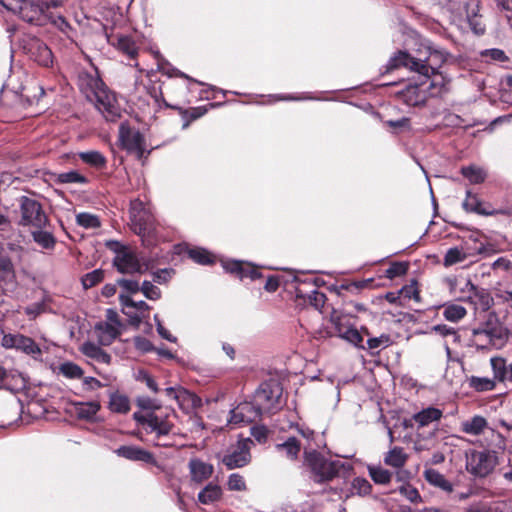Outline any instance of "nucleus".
<instances>
[{"instance_id": "nucleus-1", "label": "nucleus", "mask_w": 512, "mask_h": 512, "mask_svg": "<svg viewBox=\"0 0 512 512\" xmlns=\"http://www.w3.org/2000/svg\"><path fill=\"white\" fill-rule=\"evenodd\" d=\"M448 53L429 41H422L415 54L406 51H398L388 62V69L404 67L417 72L423 79L430 81V94L440 96L447 90L449 79L438 69L446 62Z\"/></svg>"}, {"instance_id": "nucleus-2", "label": "nucleus", "mask_w": 512, "mask_h": 512, "mask_svg": "<svg viewBox=\"0 0 512 512\" xmlns=\"http://www.w3.org/2000/svg\"><path fill=\"white\" fill-rule=\"evenodd\" d=\"M134 419L143 426L147 434L151 435L150 441L154 446L169 447L171 442L166 441L165 437L173 429V423L170 421L169 415L157 414L154 411L147 413H134Z\"/></svg>"}, {"instance_id": "nucleus-3", "label": "nucleus", "mask_w": 512, "mask_h": 512, "mask_svg": "<svg viewBox=\"0 0 512 512\" xmlns=\"http://www.w3.org/2000/svg\"><path fill=\"white\" fill-rule=\"evenodd\" d=\"M130 219L133 231L142 238L146 246L155 244L156 225L149 207L136 199L131 202Z\"/></svg>"}, {"instance_id": "nucleus-4", "label": "nucleus", "mask_w": 512, "mask_h": 512, "mask_svg": "<svg viewBox=\"0 0 512 512\" xmlns=\"http://www.w3.org/2000/svg\"><path fill=\"white\" fill-rule=\"evenodd\" d=\"M304 465L310 469L312 477L316 482L332 480L342 467L339 461L326 459L310 445L304 447Z\"/></svg>"}, {"instance_id": "nucleus-5", "label": "nucleus", "mask_w": 512, "mask_h": 512, "mask_svg": "<svg viewBox=\"0 0 512 512\" xmlns=\"http://www.w3.org/2000/svg\"><path fill=\"white\" fill-rule=\"evenodd\" d=\"M108 247L115 253L114 266L123 274H142L148 270V264L141 261L136 252L119 242H110Z\"/></svg>"}, {"instance_id": "nucleus-6", "label": "nucleus", "mask_w": 512, "mask_h": 512, "mask_svg": "<svg viewBox=\"0 0 512 512\" xmlns=\"http://www.w3.org/2000/svg\"><path fill=\"white\" fill-rule=\"evenodd\" d=\"M283 389L276 381L261 384L254 396V402L261 414H271L279 410L284 404Z\"/></svg>"}, {"instance_id": "nucleus-7", "label": "nucleus", "mask_w": 512, "mask_h": 512, "mask_svg": "<svg viewBox=\"0 0 512 512\" xmlns=\"http://www.w3.org/2000/svg\"><path fill=\"white\" fill-rule=\"evenodd\" d=\"M21 221L24 226H33L42 229L48 219L40 203L32 198L22 197L20 201Z\"/></svg>"}, {"instance_id": "nucleus-8", "label": "nucleus", "mask_w": 512, "mask_h": 512, "mask_svg": "<svg viewBox=\"0 0 512 512\" xmlns=\"http://www.w3.org/2000/svg\"><path fill=\"white\" fill-rule=\"evenodd\" d=\"M496 463L494 452L474 450L467 454L466 468L475 476L485 477L492 472Z\"/></svg>"}, {"instance_id": "nucleus-9", "label": "nucleus", "mask_w": 512, "mask_h": 512, "mask_svg": "<svg viewBox=\"0 0 512 512\" xmlns=\"http://www.w3.org/2000/svg\"><path fill=\"white\" fill-rule=\"evenodd\" d=\"M0 4L30 23L38 22L44 11L43 5H39L36 0H0Z\"/></svg>"}, {"instance_id": "nucleus-10", "label": "nucleus", "mask_w": 512, "mask_h": 512, "mask_svg": "<svg viewBox=\"0 0 512 512\" xmlns=\"http://www.w3.org/2000/svg\"><path fill=\"white\" fill-rule=\"evenodd\" d=\"M119 141L121 146L128 152L141 158L145 151L144 138L142 134L132 129L127 123L123 122L119 126Z\"/></svg>"}, {"instance_id": "nucleus-11", "label": "nucleus", "mask_w": 512, "mask_h": 512, "mask_svg": "<svg viewBox=\"0 0 512 512\" xmlns=\"http://www.w3.org/2000/svg\"><path fill=\"white\" fill-rule=\"evenodd\" d=\"M1 345L5 349H16L27 355H31L34 359H38L42 352L35 341L22 334H5L2 337Z\"/></svg>"}, {"instance_id": "nucleus-12", "label": "nucleus", "mask_w": 512, "mask_h": 512, "mask_svg": "<svg viewBox=\"0 0 512 512\" xmlns=\"http://www.w3.org/2000/svg\"><path fill=\"white\" fill-rule=\"evenodd\" d=\"M188 476L191 484L203 485L214 474V465L198 456H193L187 463Z\"/></svg>"}, {"instance_id": "nucleus-13", "label": "nucleus", "mask_w": 512, "mask_h": 512, "mask_svg": "<svg viewBox=\"0 0 512 512\" xmlns=\"http://www.w3.org/2000/svg\"><path fill=\"white\" fill-rule=\"evenodd\" d=\"M466 288L471 294L463 299L473 306L475 314L491 310L494 306V298L487 289L477 287L469 279L466 280Z\"/></svg>"}, {"instance_id": "nucleus-14", "label": "nucleus", "mask_w": 512, "mask_h": 512, "mask_svg": "<svg viewBox=\"0 0 512 512\" xmlns=\"http://www.w3.org/2000/svg\"><path fill=\"white\" fill-rule=\"evenodd\" d=\"M91 102L95 104L96 108L108 121H114L120 116V108L117 105L116 98L106 86L97 92Z\"/></svg>"}, {"instance_id": "nucleus-15", "label": "nucleus", "mask_w": 512, "mask_h": 512, "mask_svg": "<svg viewBox=\"0 0 512 512\" xmlns=\"http://www.w3.org/2000/svg\"><path fill=\"white\" fill-rule=\"evenodd\" d=\"M252 445V440L248 438L239 441L236 448L223 457V464L230 470L246 466L251 461L250 449Z\"/></svg>"}, {"instance_id": "nucleus-16", "label": "nucleus", "mask_w": 512, "mask_h": 512, "mask_svg": "<svg viewBox=\"0 0 512 512\" xmlns=\"http://www.w3.org/2000/svg\"><path fill=\"white\" fill-rule=\"evenodd\" d=\"M121 310L132 324L138 325L146 316L150 306L144 301H134L128 294H119Z\"/></svg>"}, {"instance_id": "nucleus-17", "label": "nucleus", "mask_w": 512, "mask_h": 512, "mask_svg": "<svg viewBox=\"0 0 512 512\" xmlns=\"http://www.w3.org/2000/svg\"><path fill=\"white\" fill-rule=\"evenodd\" d=\"M262 416L259 407L255 402H244L231 410V416L228 420L232 425H245L258 420Z\"/></svg>"}, {"instance_id": "nucleus-18", "label": "nucleus", "mask_w": 512, "mask_h": 512, "mask_svg": "<svg viewBox=\"0 0 512 512\" xmlns=\"http://www.w3.org/2000/svg\"><path fill=\"white\" fill-rule=\"evenodd\" d=\"M402 100L409 106H418L426 102L430 94V81L423 79L420 84H410L401 93Z\"/></svg>"}, {"instance_id": "nucleus-19", "label": "nucleus", "mask_w": 512, "mask_h": 512, "mask_svg": "<svg viewBox=\"0 0 512 512\" xmlns=\"http://www.w3.org/2000/svg\"><path fill=\"white\" fill-rule=\"evenodd\" d=\"M503 335L502 325L499 321L497 314L493 311H489L487 319L483 328L473 330L474 337L485 336L492 342L493 339H499Z\"/></svg>"}, {"instance_id": "nucleus-20", "label": "nucleus", "mask_w": 512, "mask_h": 512, "mask_svg": "<svg viewBox=\"0 0 512 512\" xmlns=\"http://www.w3.org/2000/svg\"><path fill=\"white\" fill-rule=\"evenodd\" d=\"M115 453L119 457H123L130 461H141L157 465V461L152 453L137 446L123 445L117 448Z\"/></svg>"}, {"instance_id": "nucleus-21", "label": "nucleus", "mask_w": 512, "mask_h": 512, "mask_svg": "<svg viewBox=\"0 0 512 512\" xmlns=\"http://www.w3.org/2000/svg\"><path fill=\"white\" fill-rule=\"evenodd\" d=\"M107 41L118 51L133 59L138 54V47L132 37L123 34H111L107 36Z\"/></svg>"}, {"instance_id": "nucleus-22", "label": "nucleus", "mask_w": 512, "mask_h": 512, "mask_svg": "<svg viewBox=\"0 0 512 512\" xmlns=\"http://www.w3.org/2000/svg\"><path fill=\"white\" fill-rule=\"evenodd\" d=\"M79 88L86 98L91 101L97 92L102 89L105 84L98 75L89 73H81L78 80Z\"/></svg>"}, {"instance_id": "nucleus-23", "label": "nucleus", "mask_w": 512, "mask_h": 512, "mask_svg": "<svg viewBox=\"0 0 512 512\" xmlns=\"http://www.w3.org/2000/svg\"><path fill=\"white\" fill-rule=\"evenodd\" d=\"M462 207L466 212H473L479 215L490 216L501 213V211L490 209L471 191H467L466 197L462 203Z\"/></svg>"}, {"instance_id": "nucleus-24", "label": "nucleus", "mask_w": 512, "mask_h": 512, "mask_svg": "<svg viewBox=\"0 0 512 512\" xmlns=\"http://www.w3.org/2000/svg\"><path fill=\"white\" fill-rule=\"evenodd\" d=\"M223 268L225 271L238 275L241 279L249 277L251 279H256L261 276L258 270L249 263H244L241 261H226L223 262Z\"/></svg>"}, {"instance_id": "nucleus-25", "label": "nucleus", "mask_w": 512, "mask_h": 512, "mask_svg": "<svg viewBox=\"0 0 512 512\" xmlns=\"http://www.w3.org/2000/svg\"><path fill=\"white\" fill-rule=\"evenodd\" d=\"M223 497V489L216 482L207 483L197 495V500L202 505H212L219 502Z\"/></svg>"}, {"instance_id": "nucleus-26", "label": "nucleus", "mask_w": 512, "mask_h": 512, "mask_svg": "<svg viewBox=\"0 0 512 512\" xmlns=\"http://www.w3.org/2000/svg\"><path fill=\"white\" fill-rule=\"evenodd\" d=\"M31 57L38 64L48 67L53 63V55L49 47L43 42L35 39L30 44Z\"/></svg>"}, {"instance_id": "nucleus-27", "label": "nucleus", "mask_w": 512, "mask_h": 512, "mask_svg": "<svg viewBox=\"0 0 512 512\" xmlns=\"http://www.w3.org/2000/svg\"><path fill=\"white\" fill-rule=\"evenodd\" d=\"M490 365L493 375L498 382L512 383V363L507 364L506 360L502 357H492Z\"/></svg>"}, {"instance_id": "nucleus-28", "label": "nucleus", "mask_w": 512, "mask_h": 512, "mask_svg": "<svg viewBox=\"0 0 512 512\" xmlns=\"http://www.w3.org/2000/svg\"><path fill=\"white\" fill-rule=\"evenodd\" d=\"M94 333L101 345L108 346L120 335L121 329L100 322L95 325Z\"/></svg>"}, {"instance_id": "nucleus-29", "label": "nucleus", "mask_w": 512, "mask_h": 512, "mask_svg": "<svg viewBox=\"0 0 512 512\" xmlns=\"http://www.w3.org/2000/svg\"><path fill=\"white\" fill-rule=\"evenodd\" d=\"M443 416L442 410L435 407H428L414 414L412 419L419 428L426 427L433 422L439 421Z\"/></svg>"}, {"instance_id": "nucleus-30", "label": "nucleus", "mask_w": 512, "mask_h": 512, "mask_svg": "<svg viewBox=\"0 0 512 512\" xmlns=\"http://www.w3.org/2000/svg\"><path fill=\"white\" fill-rule=\"evenodd\" d=\"M409 459V455L405 452L404 448L394 446L384 456V463L395 469H400L405 466Z\"/></svg>"}, {"instance_id": "nucleus-31", "label": "nucleus", "mask_w": 512, "mask_h": 512, "mask_svg": "<svg viewBox=\"0 0 512 512\" xmlns=\"http://www.w3.org/2000/svg\"><path fill=\"white\" fill-rule=\"evenodd\" d=\"M425 480L432 486L450 493L453 490L452 484L445 478L443 474L433 468L426 469L423 473Z\"/></svg>"}, {"instance_id": "nucleus-32", "label": "nucleus", "mask_w": 512, "mask_h": 512, "mask_svg": "<svg viewBox=\"0 0 512 512\" xmlns=\"http://www.w3.org/2000/svg\"><path fill=\"white\" fill-rule=\"evenodd\" d=\"M301 443L296 437H289L282 443L276 444V450L287 459L296 460L301 450Z\"/></svg>"}, {"instance_id": "nucleus-33", "label": "nucleus", "mask_w": 512, "mask_h": 512, "mask_svg": "<svg viewBox=\"0 0 512 512\" xmlns=\"http://www.w3.org/2000/svg\"><path fill=\"white\" fill-rule=\"evenodd\" d=\"M335 328L341 338L347 340L355 346H360V344L363 342V337L359 331L354 327L344 325L340 319L335 322Z\"/></svg>"}, {"instance_id": "nucleus-34", "label": "nucleus", "mask_w": 512, "mask_h": 512, "mask_svg": "<svg viewBox=\"0 0 512 512\" xmlns=\"http://www.w3.org/2000/svg\"><path fill=\"white\" fill-rule=\"evenodd\" d=\"M467 382L469 387L473 390L477 392H487L496 388V383L498 380L495 379L494 375L493 378L471 376L467 379Z\"/></svg>"}, {"instance_id": "nucleus-35", "label": "nucleus", "mask_w": 512, "mask_h": 512, "mask_svg": "<svg viewBox=\"0 0 512 512\" xmlns=\"http://www.w3.org/2000/svg\"><path fill=\"white\" fill-rule=\"evenodd\" d=\"M486 427V419L478 415L461 423V430L470 435H479L485 430Z\"/></svg>"}, {"instance_id": "nucleus-36", "label": "nucleus", "mask_w": 512, "mask_h": 512, "mask_svg": "<svg viewBox=\"0 0 512 512\" xmlns=\"http://www.w3.org/2000/svg\"><path fill=\"white\" fill-rule=\"evenodd\" d=\"M78 157L87 165L96 169H102L106 166V157L99 151L91 150L79 152Z\"/></svg>"}, {"instance_id": "nucleus-37", "label": "nucleus", "mask_w": 512, "mask_h": 512, "mask_svg": "<svg viewBox=\"0 0 512 512\" xmlns=\"http://www.w3.org/2000/svg\"><path fill=\"white\" fill-rule=\"evenodd\" d=\"M467 315V310L464 306L448 303L443 306V317L450 322H458Z\"/></svg>"}, {"instance_id": "nucleus-38", "label": "nucleus", "mask_w": 512, "mask_h": 512, "mask_svg": "<svg viewBox=\"0 0 512 512\" xmlns=\"http://www.w3.org/2000/svg\"><path fill=\"white\" fill-rule=\"evenodd\" d=\"M109 409L115 413H127L130 410V401L127 396L118 392L112 393L109 400Z\"/></svg>"}, {"instance_id": "nucleus-39", "label": "nucleus", "mask_w": 512, "mask_h": 512, "mask_svg": "<svg viewBox=\"0 0 512 512\" xmlns=\"http://www.w3.org/2000/svg\"><path fill=\"white\" fill-rule=\"evenodd\" d=\"M462 175L472 184H479L485 181L486 172L483 168L470 165L461 169Z\"/></svg>"}, {"instance_id": "nucleus-40", "label": "nucleus", "mask_w": 512, "mask_h": 512, "mask_svg": "<svg viewBox=\"0 0 512 512\" xmlns=\"http://www.w3.org/2000/svg\"><path fill=\"white\" fill-rule=\"evenodd\" d=\"M165 393L169 398L175 400L180 406H182L186 401H195V396L193 394L180 387H168L165 389Z\"/></svg>"}, {"instance_id": "nucleus-41", "label": "nucleus", "mask_w": 512, "mask_h": 512, "mask_svg": "<svg viewBox=\"0 0 512 512\" xmlns=\"http://www.w3.org/2000/svg\"><path fill=\"white\" fill-rule=\"evenodd\" d=\"M467 259V253L460 247H452L447 250L444 259L443 265L445 267L452 266L454 264L463 262Z\"/></svg>"}, {"instance_id": "nucleus-42", "label": "nucleus", "mask_w": 512, "mask_h": 512, "mask_svg": "<svg viewBox=\"0 0 512 512\" xmlns=\"http://www.w3.org/2000/svg\"><path fill=\"white\" fill-rule=\"evenodd\" d=\"M100 409V404L97 401H91L87 403H80L76 407V413L81 419H92Z\"/></svg>"}, {"instance_id": "nucleus-43", "label": "nucleus", "mask_w": 512, "mask_h": 512, "mask_svg": "<svg viewBox=\"0 0 512 512\" xmlns=\"http://www.w3.org/2000/svg\"><path fill=\"white\" fill-rule=\"evenodd\" d=\"M56 182L61 184H86L88 182L87 178L80 174L79 172L72 170L68 172L59 173L56 175Z\"/></svg>"}, {"instance_id": "nucleus-44", "label": "nucleus", "mask_w": 512, "mask_h": 512, "mask_svg": "<svg viewBox=\"0 0 512 512\" xmlns=\"http://www.w3.org/2000/svg\"><path fill=\"white\" fill-rule=\"evenodd\" d=\"M75 220L79 226L85 229H95L101 225L98 216L87 212L78 213Z\"/></svg>"}, {"instance_id": "nucleus-45", "label": "nucleus", "mask_w": 512, "mask_h": 512, "mask_svg": "<svg viewBox=\"0 0 512 512\" xmlns=\"http://www.w3.org/2000/svg\"><path fill=\"white\" fill-rule=\"evenodd\" d=\"M59 373L69 379H77L83 376L82 368L71 361L62 363L59 366Z\"/></svg>"}, {"instance_id": "nucleus-46", "label": "nucleus", "mask_w": 512, "mask_h": 512, "mask_svg": "<svg viewBox=\"0 0 512 512\" xmlns=\"http://www.w3.org/2000/svg\"><path fill=\"white\" fill-rule=\"evenodd\" d=\"M188 255L194 262L201 265H208L214 262V256L203 248L190 249Z\"/></svg>"}, {"instance_id": "nucleus-47", "label": "nucleus", "mask_w": 512, "mask_h": 512, "mask_svg": "<svg viewBox=\"0 0 512 512\" xmlns=\"http://www.w3.org/2000/svg\"><path fill=\"white\" fill-rule=\"evenodd\" d=\"M34 241L44 249H52L55 245V238L53 235L42 229L32 232Z\"/></svg>"}, {"instance_id": "nucleus-48", "label": "nucleus", "mask_w": 512, "mask_h": 512, "mask_svg": "<svg viewBox=\"0 0 512 512\" xmlns=\"http://www.w3.org/2000/svg\"><path fill=\"white\" fill-rule=\"evenodd\" d=\"M368 470L370 477L377 484H388L391 481V472L382 467L371 466Z\"/></svg>"}, {"instance_id": "nucleus-49", "label": "nucleus", "mask_w": 512, "mask_h": 512, "mask_svg": "<svg viewBox=\"0 0 512 512\" xmlns=\"http://www.w3.org/2000/svg\"><path fill=\"white\" fill-rule=\"evenodd\" d=\"M399 493L405 499H407L409 502H411L413 504H418V503L422 502V497H421L419 491L411 484H403L399 488Z\"/></svg>"}, {"instance_id": "nucleus-50", "label": "nucleus", "mask_w": 512, "mask_h": 512, "mask_svg": "<svg viewBox=\"0 0 512 512\" xmlns=\"http://www.w3.org/2000/svg\"><path fill=\"white\" fill-rule=\"evenodd\" d=\"M117 283L122 288V292L120 294H128L131 296L132 294L141 291V286L135 280L119 279Z\"/></svg>"}, {"instance_id": "nucleus-51", "label": "nucleus", "mask_w": 512, "mask_h": 512, "mask_svg": "<svg viewBox=\"0 0 512 512\" xmlns=\"http://www.w3.org/2000/svg\"><path fill=\"white\" fill-rule=\"evenodd\" d=\"M141 292L149 300H158L161 297V290L149 281H144L142 283Z\"/></svg>"}, {"instance_id": "nucleus-52", "label": "nucleus", "mask_w": 512, "mask_h": 512, "mask_svg": "<svg viewBox=\"0 0 512 512\" xmlns=\"http://www.w3.org/2000/svg\"><path fill=\"white\" fill-rule=\"evenodd\" d=\"M228 489L231 491H244L246 490V483L243 478L238 473H233L228 477L227 481Z\"/></svg>"}, {"instance_id": "nucleus-53", "label": "nucleus", "mask_w": 512, "mask_h": 512, "mask_svg": "<svg viewBox=\"0 0 512 512\" xmlns=\"http://www.w3.org/2000/svg\"><path fill=\"white\" fill-rule=\"evenodd\" d=\"M103 271L102 270H94L92 272L87 273L82 278V284L85 288H91L101 282L103 280Z\"/></svg>"}, {"instance_id": "nucleus-54", "label": "nucleus", "mask_w": 512, "mask_h": 512, "mask_svg": "<svg viewBox=\"0 0 512 512\" xmlns=\"http://www.w3.org/2000/svg\"><path fill=\"white\" fill-rule=\"evenodd\" d=\"M391 344L389 335L382 334L379 337L370 338L367 340V346L370 350L386 348Z\"/></svg>"}, {"instance_id": "nucleus-55", "label": "nucleus", "mask_w": 512, "mask_h": 512, "mask_svg": "<svg viewBox=\"0 0 512 512\" xmlns=\"http://www.w3.org/2000/svg\"><path fill=\"white\" fill-rule=\"evenodd\" d=\"M353 490L359 495H368L371 492V484L365 478H355L352 483Z\"/></svg>"}, {"instance_id": "nucleus-56", "label": "nucleus", "mask_w": 512, "mask_h": 512, "mask_svg": "<svg viewBox=\"0 0 512 512\" xmlns=\"http://www.w3.org/2000/svg\"><path fill=\"white\" fill-rule=\"evenodd\" d=\"M63 1L64 0H49V1H42L40 2L39 0H36V2L39 4V5H43L44 7V11H43V14L41 15V18L38 22H35L36 24H42L45 20V18H51V15L48 14V10L50 8H57V7H60L62 4H63Z\"/></svg>"}, {"instance_id": "nucleus-57", "label": "nucleus", "mask_w": 512, "mask_h": 512, "mask_svg": "<svg viewBox=\"0 0 512 512\" xmlns=\"http://www.w3.org/2000/svg\"><path fill=\"white\" fill-rule=\"evenodd\" d=\"M408 266L402 262L393 263L387 270L386 276L390 279L397 276L404 275L407 272Z\"/></svg>"}, {"instance_id": "nucleus-58", "label": "nucleus", "mask_w": 512, "mask_h": 512, "mask_svg": "<svg viewBox=\"0 0 512 512\" xmlns=\"http://www.w3.org/2000/svg\"><path fill=\"white\" fill-rule=\"evenodd\" d=\"M400 293L402 295H404V297L408 298V299H414L416 301H419L420 300V295H419V291L417 289V286H416V283L413 282L409 285H406L404 286L401 290H400Z\"/></svg>"}, {"instance_id": "nucleus-59", "label": "nucleus", "mask_w": 512, "mask_h": 512, "mask_svg": "<svg viewBox=\"0 0 512 512\" xmlns=\"http://www.w3.org/2000/svg\"><path fill=\"white\" fill-rule=\"evenodd\" d=\"M83 389L85 391H95L107 384L101 383L98 379L94 377H84L82 381Z\"/></svg>"}, {"instance_id": "nucleus-60", "label": "nucleus", "mask_w": 512, "mask_h": 512, "mask_svg": "<svg viewBox=\"0 0 512 512\" xmlns=\"http://www.w3.org/2000/svg\"><path fill=\"white\" fill-rule=\"evenodd\" d=\"M100 347L92 342H85L81 345L80 351L87 357L94 359L98 352L100 351Z\"/></svg>"}, {"instance_id": "nucleus-61", "label": "nucleus", "mask_w": 512, "mask_h": 512, "mask_svg": "<svg viewBox=\"0 0 512 512\" xmlns=\"http://www.w3.org/2000/svg\"><path fill=\"white\" fill-rule=\"evenodd\" d=\"M137 405L146 410H155L160 408V404L157 403L154 399H151L149 397L143 396L138 397L137 399Z\"/></svg>"}, {"instance_id": "nucleus-62", "label": "nucleus", "mask_w": 512, "mask_h": 512, "mask_svg": "<svg viewBox=\"0 0 512 512\" xmlns=\"http://www.w3.org/2000/svg\"><path fill=\"white\" fill-rule=\"evenodd\" d=\"M104 323L110 324L116 328H122V322L119 318L118 313L113 309H108L106 311V321Z\"/></svg>"}, {"instance_id": "nucleus-63", "label": "nucleus", "mask_w": 512, "mask_h": 512, "mask_svg": "<svg viewBox=\"0 0 512 512\" xmlns=\"http://www.w3.org/2000/svg\"><path fill=\"white\" fill-rule=\"evenodd\" d=\"M154 320H155V322H156L157 331H158L159 335H160L162 338H164V339H166V340H168V341H170V342H175V341H176V338H174V337H173V336H172V335H171V334H170V333H169V332L164 328V326L161 324V322H160V320H159L158 315H155V316H154Z\"/></svg>"}, {"instance_id": "nucleus-64", "label": "nucleus", "mask_w": 512, "mask_h": 512, "mask_svg": "<svg viewBox=\"0 0 512 512\" xmlns=\"http://www.w3.org/2000/svg\"><path fill=\"white\" fill-rule=\"evenodd\" d=\"M170 278H171V271L168 269L158 270L153 273L154 281H156L160 284L168 282Z\"/></svg>"}]
</instances>
